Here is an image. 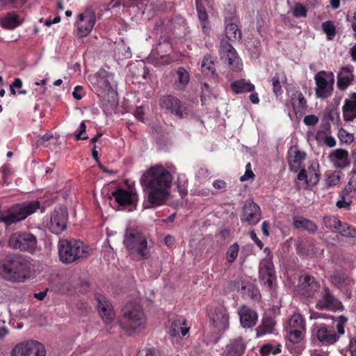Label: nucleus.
I'll return each mask as SVG.
<instances>
[{
    "label": "nucleus",
    "mask_w": 356,
    "mask_h": 356,
    "mask_svg": "<svg viewBox=\"0 0 356 356\" xmlns=\"http://www.w3.org/2000/svg\"><path fill=\"white\" fill-rule=\"evenodd\" d=\"M34 349L27 347V341L16 345L11 351V356H28Z\"/></svg>",
    "instance_id": "c03bdc74"
},
{
    "label": "nucleus",
    "mask_w": 356,
    "mask_h": 356,
    "mask_svg": "<svg viewBox=\"0 0 356 356\" xmlns=\"http://www.w3.org/2000/svg\"><path fill=\"white\" fill-rule=\"evenodd\" d=\"M27 0H1V3L3 6H8L10 8H21Z\"/></svg>",
    "instance_id": "5fc2aeb1"
},
{
    "label": "nucleus",
    "mask_w": 356,
    "mask_h": 356,
    "mask_svg": "<svg viewBox=\"0 0 356 356\" xmlns=\"http://www.w3.org/2000/svg\"><path fill=\"white\" fill-rule=\"evenodd\" d=\"M291 102L296 115L301 113L307 107V100L300 90H296L292 93Z\"/></svg>",
    "instance_id": "473e14b6"
},
{
    "label": "nucleus",
    "mask_w": 356,
    "mask_h": 356,
    "mask_svg": "<svg viewBox=\"0 0 356 356\" xmlns=\"http://www.w3.org/2000/svg\"><path fill=\"white\" fill-rule=\"evenodd\" d=\"M348 191L346 188L343 189L341 192V200L337 202L336 205L339 209L345 208L348 209L352 202L351 200L347 202L345 200V195H348Z\"/></svg>",
    "instance_id": "6e6d98bb"
},
{
    "label": "nucleus",
    "mask_w": 356,
    "mask_h": 356,
    "mask_svg": "<svg viewBox=\"0 0 356 356\" xmlns=\"http://www.w3.org/2000/svg\"><path fill=\"white\" fill-rule=\"evenodd\" d=\"M31 266L25 257L16 254L7 256L0 262V275L11 282H23L29 277Z\"/></svg>",
    "instance_id": "20e7f679"
},
{
    "label": "nucleus",
    "mask_w": 356,
    "mask_h": 356,
    "mask_svg": "<svg viewBox=\"0 0 356 356\" xmlns=\"http://www.w3.org/2000/svg\"><path fill=\"white\" fill-rule=\"evenodd\" d=\"M27 347L34 349L29 352L28 356H45L46 350L44 345L36 341H27Z\"/></svg>",
    "instance_id": "79ce46f5"
},
{
    "label": "nucleus",
    "mask_w": 356,
    "mask_h": 356,
    "mask_svg": "<svg viewBox=\"0 0 356 356\" xmlns=\"http://www.w3.org/2000/svg\"><path fill=\"white\" fill-rule=\"evenodd\" d=\"M250 236L251 239L256 243V245L261 250L264 247V243L262 241L257 237L256 232L254 230L250 232Z\"/></svg>",
    "instance_id": "0e129e2a"
},
{
    "label": "nucleus",
    "mask_w": 356,
    "mask_h": 356,
    "mask_svg": "<svg viewBox=\"0 0 356 356\" xmlns=\"http://www.w3.org/2000/svg\"><path fill=\"white\" fill-rule=\"evenodd\" d=\"M331 282L336 287L346 292L350 291V287L354 284V282L350 277L341 273L331 276Z\"/></svg>",
    "instance_id": "2f4dec72"
},
{
    "label": "nucleus",
    "mask_w": 356,
    "mask_h": 356,
    "mask_svg": "<svg viewBox=\"0 0 356 356\" xmlns=\"http://www.w3.org/2000/svg\"><path fill=\"white\" fill-rule=\"evenodd\" d=\"M335 232L344 237L356 238V229L352 225L341 220Z\"/></svg>",
    "instance_id": "a19ab883"
},
{
    "label": "nucleus",
    "mask_w": 356,
    "mask_h": 356,
    "mask_svg": "<svg viewBox=\"0 0 356 356\" xmlns=\"http://www.w3.org/2000/svg\"><path fill=\"white\" fill-rule=\"evenodd\" d=\"M238 252L239 245L237 243L229 246L226 253L227 260L229 264H232L236 259Z\"/></svg>",
    "instance_id": "09e8293b"
},
{
    "label": "nucleus",
    "mask_w": 356,
    "mask_h": 356,
    "mask_svg": "<svg viewBox=\"0 0 356 356\" xmlns=\"http://www.w3.org/2000/svg\"><path fill=\"white\" fill-rule=\"evenodd\" d=\"M330 161L337 168H345L350 165L348 152L343 149H337L330 154Z\"/></svg>",
    "instance_id": "393cba45"
},
{
    "label": "nucleus",
    "mask_w": 356,
    "mask_h": 356,
    "mask_svg": "<svg viewBox=\"0 0 356 356\" xmlns=\"http://www.w3.org/2000/svg\"><path fill=\"white\" fill-rule=\"evenodd\" d=\"M312 334L321 346H330L339 340V335L332 326L325 323L315 324L313 327Z\"/></svg>",
    "instance_id": "9b49d317"
},
{
    "label": "nucleus",
    "mask_w": 356,
    "mask_h": 356,
    "mask_svg": "<svg viewBox=\"0 0 356 356\" xmlns=\"http://www.w3.org/2000/svg\"><path fill=\"white\" fill-rule=\"evenodd\" d=\"M83 89L82 86H76L74 88V91L72 92V95H73L74 98L77 100L81 99L83 97Z\"/></svg>",
    "instance_id": "e2e57ef3"
},
{
    "label": "nucleus",
    "mask_w": 356,
    "mask_h": 356,
    "mask_svg": "<svg viewBox=\"0 0 356 356\" xmlns=\"http://www.w3.org/2000/svg\"><path fill=\"white\" fill-rule=\"evenodd\" d=\"M259 273V278L264 284L268 289H272L275 275L274 266L270 259L265 258L260 262Z\"/></svg>",
    "instance_id": "6ab92c4d"
},
{
    "label": "nucleus",
    "mask_w": 356,
    "mask_h": 356,
    "mask_svg": "<svg viewBox=\"0 0 356 356\" xmlns=\"http://www.w3.org/2000/svg\"><path fill=\"white\" fill-rule=\"evenodd\" d=\"M338 137L341 143L350 144L354 140V136L348 133L343 129H341L338 132Z\"/></svg>",
    "instance_id": "603ef678"
},
{
    "label": "nucleus",
    "mask_w": 356,
    "mask_h": 356,
    "mask_svg": "<svg viewBox=\"0 0 356 356\" xmlns=\"http://www.w3.org/2000/svg\"><path fill=\"white\" fill-rule=\"evenodd\" d=\"M347 321L348 318L343 315H341L338 317L336 328L337 330V334L339 335V337L340 335H343L345 333L344 326Z\"/></svg>",
    "instance_id": "864d4df0"
},
{
    "label": "nucleus",
    "mask_w": 356,
    "mask_h": 356,
    "mask_svg": "<svg viewBox=\"0 0 356 356\" xmlns=\"http://www.w3.org/2000/svg\"><path fill=\"white\" fill-rule=\"evenodd\" d=\"M8 245L12 249L32 254L37 248V238L31 233L16 232L10 236Z\"/></svg>",
    "instance_id": "6e6552de"
},
{
    "label": "nucleus",
    "mask_w": 356,
    "mask_h": 356,
    "mask_svg": "<svg viewBox=\"0 0 356 356\" xmlns=\"http://www.w3.org/2000/svg\"><path fill=\"white\" fill-rule=\"evenodd\" d=\"M219 54L221 59L225 60L229 68L235 72H240L243 70V63L233 46L226 40L220 42Z\"/></svg>",
    "instance_id": "1a4fd4ad"
},
{
    "label": "nucleus",
    "mask_w": 356,
    "mask_h": 356,
    "mask_svg": "<svg viewBox=\"0 0 356 356\" xmlns=\"http://www.w3.org/2000/svg\"><path fill=\"white\" fill-rule=\"evenodd\" d=\"M275 325V321L272 317H264L261 323L257 328V335H264L272 333Z\"/></svg>",
    "instance_id": "4c0bfd02"
},
{
    "label": "nucleus",
    "mask_w": 356,
    "mask_h": 356,
    "mask_svg": "<svg viewBox=\"0 0 356 356\" xmlns=\"http://www.w3.org/2000/svg\"><path fill=\"white\" fill-rule=\"evenodd\" d=\"M118 322L126 334L132 336L145 328L147 317L141 305L129 302L122 307Z\"/></svg>",
    "instance_id": "f03ea898"
},
{
    "label": "nucleus",
    "mask_w": 356,
    "mask_h": 356,
    "mask_svg": "<svg viewBox=\"0 0 356 356\" xmlns=\"http://www.w3.org/2000/svg\"><path fill=\"white\" fill-rule=\"evenodd\" d=\"M138 356H155V350L152 348H145L139 350Z\"/></svg>",
    "instance_id": "69168bd1"
},
{
    "label": "nucleus",
    "mask_w": 356,
    "mask_h": 356,
    "mask_svg": "<svg viewBox=\"0 0 356 356\" xmlns=\"http://www.w3.org/2000/svg\"><path fill=\"white\" fill-rule=\"evenodd\" d=\"M320 176L318 163H312L309 166L307 170L304 168L301 169L297 176V179L299 181H304L307 188H311L318 183Z\"/></svg>",
    "instance_id": "a211bd4d"
},
{
    "label": "nucleus",
    "mask_w": 356,
    "mask_h": 356,
    "mask_svg": "<svg viewBox=\"0 0 356 356\" xmlns=\"http://www.w3.org/2000/svg\"><path fill=\"white\" fill-rule=\"evenodd\" d=\"M201 71L207 76L215 77L217 76L214 60L210 54L204 56L201 64Z\"/></svg>",
    "instance_id": "c9c22d12"
},
{
    "label": "nucleus",
    "mask_w": 356,
    "mask_h": 356,
    "mask_svg": "<svg viewBox=\"0 0 356 356\" xmlns=\"http://www.w3.org/2000/svg\"><path fill=\"white\" fill-rule=\"evenodd\" d=\"M196 10L202 32L208 35L211 31L208 15L202 0H195Z\"/></svg>",
    "instance_id": "c85d7f7f"
},
{
    "label": "nucleus",
    "mask_w": 356,
    "mask_h": 356,
    "mask_svg": "<svg viewBox=\"0 0 356 356\" xmlns=\"http://www.w3.org/2000/svg\"><path fill=\"white\" fill-rule=\"evenodd\" d=\"M140 184L147 195V200L152 206L163 204L169 195L172 175L162 165H154L142 175Z\"/></svg>",
    "instance_id": "f257e3e1"
},
{
    "label": "nucleus",
    "mask_w": 356,
    "mask_h": 356,
    "mask_svg": "<svg viewBox=\"0 0 356 356\" xmlns=\"http://www.w3.org/2000/svg\"><path fill=\"white\" fill-rule=\"evenodd\" d=\"M261 217V212L259 206L252 200H247L242 209L240 215L241 222H246L250 225H257Z\"/></svg>",
    "instance_id": "dca6fc26"
},
{
    "label": "nucleus",
    "mask_w": 356,
    "mask_h": 356,
    "mask_svg": "<svg viewBox=\"0 0 356 356\" xmlns=\"http://www.w3.org/2000/svg\"><path fill=\"white\" fill-rule=\"evenodd\" d=\"M349 350L351 356H356V338H353L350 341Z\"/></svg>",
    "instance_id": "774afa93"
},
{
    "label": "nucleus",
    "mask_w": 356,
    "mask_h": 356,
    "mask_svg": "<svg viewBox=\"0 0 356 356\" xmlns=\"http://www.w3.org/2000/svg\"><path fill=\"white\" fill-rule=\"evenodd\" d=\"M240 323L244 328L254 327L258 321L257 312L247 305H241L238 308Z\"/></svg>",
    "instance_id": "aec40b11"
},
{
    "label": "nucleus",
    "mask_w": 356,
    "mask_h": 356,
    "mask_svg": "<svg viewBox=\"0 0 356 356\" xmlns=\"http://www.w3.org/2000/svg\"><path fill=\"white\" fill-rule=\"evenodd\" d=\"M23 21L19 15L14 12H8L0 18V26L6 30H13L19 26Z\"/></svg>",
    "instance_id": "a878e982"
},
{
    "label": "nucleus",
    "mask_w": 356,
    "mask_h": 356,
    "mask_svg": "<svg viewBox=\"0 0 356 356\" xmlns=\"http://www.w3.org/2000/svg\"><path fill=\"white\" fill-rule=\"evenodd\" d=\"M96 22V15L90 9L86 10L78 15V19L75 24L76 34L79 38L88 35L92 30Z\"/></svg>",
    "instance_id": "f8f14e48"
},
{
    "label": "nucleus",
    "mask_w": 356,
    "mask_h": 356,
    "mask_svg": "<svg viewBox=\"0 0 356 356\" xmlns=\"http://www.w3.org/2000/svg\"><path fill=\"white\" fill-rule=\"evenodd\" d=\"M354 67L352 65H347L342 67L337 74V87L341 90H345L351 85L355 79L353 74Z\"/></svg>",
    "instance_id": "5701e85b"
},
{
    "label": "nucleus",
    "mask_w": 356,
    "mask_h": 356,
    "mask_svg": "<svg viewBox=\"0 0 356 356\" xmlns=\"http://www.w3.org/2000/svg\"><path fill=\"white\" fill-rule=\"evenodd\" d=\"M40 203L38 200L15 204L5 212L0 213V221L6 226L15 224L33 214L40 208Z\"/></svg>",
    "instance_id": "0eeeda50"
},
{
    "label": "nucleus",
    "mask_w": 356,
    "mask_h": 356,
    "mask_svg": "<svg viewBox=\"0 0 356 356\" xmlns=\"http://www.w3.org/2000/svg\"><path fill=\"white\" fill-rule=\"evenodd\" d=\"M213 186L216 189L220 190L225 188L227 184L224 180L217 179L213 181Z\"/></svg>",
    "instance_id": "338daca9"
},
{
    "label": "nucleus",
    "mask_w": 356,
    "mask_h": 356,
    "mask_svg": "<svg viewBox=\"0 0 356 356\" xmlns=\"http://www.w3.org/2000/svg\"><path fill=\"white\" fill-rule=\"evenodd\" d=\"M288 340L293 343L301 342L306 333V323L302 316L294 314L289 321V327L286 330Z\"/></svg>",
    "instance_id": "9d476101"
},
{
    "label": "nucleus",
    "mask_w": 356,
    "mask_h": 356,
    "mask_svg": "<svg viewBox=\"0 0 356 356\" xmlns=\"http://www.w3.org/2000/svg\"><path fill=\"white\" fill-rule=\"evenodd\" d=\"M209 317L218 332H224L229 326V313L224 305L216 306L213 311L210 312Z\"/></svg>",
    "instance_id": "4468645a"
},
{
    "label": "nucleus",
    "mask_w": 356,
    "mask_h": 356,
    "mask_svg": "<svg viewBox=\"0 0 356 356\" xmlns=\"http://www.w3.org/2000/svg\"><path fill=\"white\" fill-rule=\"evenodd\" d=\"M227 356H241L245 350V346L241 340L236 339L227 346Z\"/></svg>",
    "instance_id": "ea45409f"
},
{
    "label": "nucleus",
    "mask_w": 356,
    "mask_h": 356,
    "mask_svg": "<svg viewBox=\"0 0 356 356\" xmlns=\"http://www.w3.org/2000/svg\"><path fill=\"white\" fill-rule=\"evenodd\" d=\"M316 308L320 310L327 309L336 311L342 310L343 305L341 302L334 297L330 289L324 286L321 291L320 297L317 300Z\"/></svg>",
    "instance_id": "ddd939ff"
},
{
    "label": "nucleus",
    "mask_w": 356,
    "mask_h": 356,
    "mask_svg": "<svg viewBox=\"0 0 356 356\" xmlns=\"http://www.w3.org/2000/svg\"><path fill=\"white\" fill-rule=\"evenodd\" d=\"M304 123L307 126H314L318 122V118L315 115H308L304 118Z\"/></svg>",
    "instance_id": "680f3d73"
},
{
    "label": "nucleus",
    "mask_w": 356,
    "mask_h": 356,
    "mask_svg": "<svg viewBox=\"0 0 356 356\" xmlns=\"http://www.w3.org/2000/svg\"><path fill=\"white\" fill-rule=\"evenodd\" d=\"M225 34L229 40L237 41L241 39V32L238 27V25L232 22H229L228 19L226 17L225 21Z\"/></svg>",
    "instance_id": "e433bc0d"
},
{
    "label": "nucleus",
    "mask_w": 356,
    "mask_h": 356,
    "mask_svg": "<svg viewBox=\"0 0 356 356\" xmlns=\"http://www.w3.org/2000/svg\"><path fill=\"white\" fill-rule=\"evenodd\" d=\"M271 82L273 86V92L276 97H279L283 93V90L281 86V78L278 73H276L275 76L271 78Z\"/></svg>",
    "instance_id": "49530a36"
},
{
    "label": "nucleus",
    "mask_w": 356,
    "mask_h": 356,
    "mask_svg": "<svg viewBox=\"0 0 356 356\" xmlns=\"http://www.w3.org/2000/svg\"><path fill=\"white\" fill-rule=\"evenodd\" d=\"M320 284L313 276L305 275L300 278V291L307 298L313 297L320 290Z\"/></svg>",
    "instance_id": "412c9836"
},
{
    "label": "nucleus",
    "mask_w": 356,
    "mask_h": 356,
    "mask_svg": "<svg viewBox=\"0 0 356 356\" xmlns=\"http://www.w3.org/2000/svg\"><path fill=\"white\" fill-rule=\"evenodd\" d=\"M112 196L120 206L129 205L133 202L132 193L125 189H117L112 193Z\"/></svg>",
    "instance_id": "f704fd0d"
},
{
    "label": "nucleus",
    "mask_w": 356,
    "mask_h": 356,
    "mask_svg": "<svg viewBox=\"0 0 356 356\" xmlns=\"http://www.w3.org/2000/svg\"><path fill=\"white\" fill-rule=\"evenodd\" d=\"M86 131V125L84 121H82L80 124V127L77 134L75 135V139L76 140H86L88 138V136H82Z\"/></svg>",
    "instance_id": "4d7b16f0"
},
{
    "label": "nucleus",
    "mask_w": 356,
    "mask_h": 356,
    "mask_svg": "<svg viewBox=\"0 0 356 356\" xmlns=\"http://www.w3.org/2000/svg\"><path fill=\"white\" fill-rule=\"evenodd\" d=\"M113 78V74L104 69L89 78L95 92L102 98V108L106 113H111L117 106L116 93L111 86Z\"/></svg>",
    "instance_id": "7ed1b4c3"
},
{
    "label": "nucleus",
    "mask_w": 356,
    "mask_h": 356,
    "mask_svg": "<svg viewBox=\"0 0 356 356\" xmlns=\"http://www.w3.org/2000/svg\"><path fill=\"white\" fill-rule=\"evenodd\" d=\"M177 81L175 82V88L177 90L184 89L190 81V75L188 71L182 67H179L177 70Z\"/></svg>",
    "instance_id": "58836bf2"
},
{
    "label": "nucleus",
    "mask_w": 356,
    "mask_h": 356,
    "mask_svg": "<svg viewBox=\"0 0 356 356\" xmlns=\"http://www.w3.org/2000/svg\"><path fill=\"white\" fill-rule=\"evenodd\" d=\"M342 111L345 121H353L356 118V92L351 95L350 99L345 100Z\"/></svg>",
    "instance_id": "cd10ccee"
},
{
    "label": "nucleus",
    "mask_w": 356,
    "mask_h": 356,
    "mask_svg": "<svg viewBox=\"0 0 356 356\" xmlns=\"http://www.w3.org/2000/svg\"><path fill=\"white\" fill-rule=\"evenodd\" d=\"M68 213L65 207H60L52 213L50 221L47 223L49 230L55 234H59L67 227Z\"/></svg>",
    "instance_id": "2eb2a0df"
},
{
    "label": "nucleus",
    "mask_w": 356,
    "mask_h": 356,
    "mask_svg": "<svg viewBox=\"0 0 356 356\" xmlns=\"http://www.w3.org/2000/svg\"><path fill=\"white\" fill-rule=\"evenodd\" d=\"M230 88L234 94L238 95L254 92L255 86L249 80L241 79L231 83Z\"/></svg>",
    "instance_id": "c756f323"
},
{
    "label": "nucleus",
    "mask_w": 356,
    "mask_h": 356,
    "mask_svg": "<svg viewBox=\"0 0 356 356\" xmlns=\"http://www.w3.org/2000/svg\"><path fill=\"white\" fill-rule=\"evenodd\" d=\"M325 184L327 187H332L337 185L340 181L339 172H334L325 175Z\"/></svg>",
    "instance_id": "3c124183"
},
{
    "label": "nucleus",
    "mask_w": 356,
    "mask_h": 356,
    "mask_svg": "<svg viewBox=\"0 0 356 356\" xmlns=\"http://www.w3.org/2000/svg\"><path fill=\"white\" fill-rule=\"evenodd\" d=\"M325 74L326 72L325 71H321L317 73L314 77L316 85L315 90L316 95L317 97L323 99L327 97L331 94L328 87V81L324 76H323V75Z\"/></svg>",
    "instance_id": "b1692460"
},
{
    "label": "nucleus",
    "mask_w": 356,
    "mask_h": 356,
    "mask_svg": "<svg viewBox=\"0 0 356 356\" xmlns=\"http://www.w3.org/2000/svg\"><path fill=\"white\" fill-rule=\"evenodd\" d=\"M58 257L63 264L76 263L90 256V248L79 239H60L58 243Z\"/></svg>",
    "instance_id": "423d86ee"
},
{
    "label": "nucleus",
    "mask_w": 356,
    "mask_h": 356,
    "mask_svg": "<svg viewBox=\"0 0 356 356\" xmlns=\"http://www.w3.org/2000/svg\"><path fill=\"white\" fill-rule=\"evenodd\" d=\"M306 154L298 149L289 151L288 163L290 170L293 172H298L300 168L302 161L305 159Z\"/></svg>",
    "instance_id": "7c9ffc66"
},
{
    "label": "nucleus",
    "mask_w": 356,
    "mask_h": 356,
    "mask_svg": "<svg viewBox=\"0 0 356 356\" xmlns=\"http://www.w3.org/2000/svg\"><path fill=\"white\" fill-rule=\"evenodd\" d=\"M188 331L189 327H187L186 320L176 319L172 321L170 327L169 334L172 337L179 336V334H181L182 337H184Z\"/></svg>",
    "instance_id": "72a5a7b5"
},
{
    "label": "nucleus",
    "mask_w": 356,
    "mask_h": 356,
    "mask_svg": "<svg viewBox=\"0 0 356 356\" xmlns=\"http://www.w3.org/2000/svg\"><path fill=\"white\" fill-rule=\"evenodd\" d=\"M323 222L327 229L335 232L340 223V220L334 216H326L323 218Z\"/></svg>",
    "instance_id": "a18cd8bd"
},
{
    "label": "nucleus",
    "mask_w": 356,
    "mask_h": 356,
    "mask_svg": "<svg viewBox=\"0 0 356 356\" xmlns=\"http://www.w3.org/2000/svg\"><path fill=\"white\" fill-rule=\"evenodd\" d=\"M313 243L300 242L296 244V252L300 257H307L314 253Z\"/></svg>",
    "instance_id": "37998d69"
},
{
    "label": "nucleus",
    "mask_w": 356,
    "mask_h": 356,
    "mask_svg": "<svg viewBox=\"0 0 356 356\" xmlns=\"http://www.w3.org/2000/svg\"><path fill=\"white\" fill-rule=\"evenodd\" d=\"M187 181L184 180H181L180 177H178L177 180V188L179 189V194L181 197L186 195L188 193V191L186 187V184Z\"/></svg>",
    "instance_id": "052dcab7"
},
{
    "label": "nucleus",
    "mask_w": 356,
    "mask_h": 356,
    "mask_svg": "<svg viewBox=\"0 0 356 356\" xmlns=\"http://www.w3.org/2000/svg\"><path fill=\"white\" fill-rule=\"evenodd\" d=\"M323 31L326 34L329 40L333 39L336 35V27L332 21H326L322 24Z\"/></svg>",
    "instance_id": "de8ad7c7"
},
{
    "label": "nucleus",
    "mask_w": 356,
    "mask_h": 356,
    "mask_svg": "<svg viewBox=\"0 0 356 356\" xmlns=\"http://www.w3.org/2000/svg\"><path fill=\"white\" fill-rule=\"evenodd\" d=\"M123 243L129 254L137 261L147 259L151 256L153 243L147 241V238L138 229L127 228Z\"/></svg>",
    "instance_id": "39448f33"
},
{
    "label": "nucleus",
    "mask_w": 356,
    "mask_h": 356,
    "mask_svg": "<svg viewBox=\"0 0 356 356\" xmlns=\"http://www.w3.org/2000/svg\"><path fill=\"white\" fill-rule=\"evenodd\" d=\"M159 104L162 108L165 109L171 114L177 116L179 118H183L184 106L177 97L171 95H164L161 97Z\"/></svg>",
    "instance_id": "f3484780"
},
{
    "label": "nucleus",
    "mask_w": 356,
    "mask_h": 356,
    "mask_svg": "<svg viewBox=\"0 0 356 356\" xmlns=\"http://www.w3.org/2000/svg\"><path fill=\"white\" fill-rule=\"evenodd\" d=\"M96 300L97 302L98 312L103 321L106 324H110L114 320L115 317L112 305L110 302L106 300V298L102 295L96 296Z\"/></svg>",
    "instance_id": "4be33fe9"
},
{
    "label": "nucleus",
    "mask_w": 356,
    "mask_h": 356,
    "mask_svg": "<svg viewBox=\"0 0 356 356\" xmlns=\"http://www.w3.org/2000/svg\"><path fill=\"white\" fill-rule=\"evenodd\" d=\"M254 176L255 175L251 169L250 163H248L245 165V174L241 177L240 181L243 182V181L248 180L250 178L254 177Z\"/></svg>",
    "instance_id": "13d9d810"
},
{
    "label": "nucleus",
    "mask_w": 356,
    "mask_h": 356,
    "mask_svg": "<svg viewBox=\"0 0 356 356\" xmlns=\"http://www.w3.org/2000/svg\"><path fill=\"white\" fill-rule=\"evenodd\" d=\"M260 353L262 356H268L269 354L277 355L281 353V346L274 347L272 344H264L260 349Z\"/></svg>",
    "instance_id": "8fccbe9b"
},
{
    "label": "nucleus",
    "mask_w": 356,
    "mask_h": 356,
    "mask_svg": "<svg viewBox=\"0 0 356 356\" xmlns=\"http://www.w3.org/2000/svg\"><path fill=\"white\" fill-rule=\"evenodd\" d=\"M293 225L297 229L307 231L311 234H314L318 230V226L314 222L302 216H294Z\"/></svg>",
    "instance_id": "bb28decb"
},
{
    "label": "nucleus",
    "mask_w": 356,
    "mask_h": 356,
    "mask_svg": "<svg viewBox=\"0 0 356 356\" xmlns=\"http://www.w3.org/2000/svg\"><path fill=\"white\" fill-rule=\"evenodd\" d=\"M307 12V10L304 6L301 4H297L294 8L293 15L297 17H306Z\"/></svg>",
    "instance_id": "bf43d9fd"
}]
</instances>
